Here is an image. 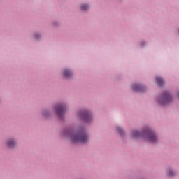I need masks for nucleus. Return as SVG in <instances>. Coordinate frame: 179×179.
I'll list each match as a JSON object with an SVG mask.
<instances>
[{
	"mask_svg": "<svg viewBox=\"0 0 179 179\" xmlns=\"http://www.w3.org/2000/svg\"><path fill=\"white\" fill-rule=\"evenodd\" d=\"M140 136H143L144 139H146L149 142H151L152 143H156L157 142V136L150 129H148L143 134H141V132L138 131H132V137L133 138H140Z\"/></svg>",
	"mask_w": 179,
	"mask_h": 179,
	"instance_id": "obj_1",
	"label": "nucleus"
},
{
	"mask_svg": "<svg viewBox=\"0 0 179 179\" xmlns=\"http://www.w3.org/2000/svg\"><path fill=\"white\" fill-rule=\"evenodd\" d=\"M68 135H69V137L74 143H77V142L86 143V141H89V136H87V134H86L85 131H80L76 133L69 132Z\"/></svg>",
	"mask_w": 179,
	"mask_h": 179,
	"instance_id": "obj_2",
	"label": "nucleus"
},
{
	"mask_svg": "<svg viewBox=\"0 0 179 179\" xmlns=\"http://www.w3.org/2000/svg\"><path fill=\"white\" fill-rule=\"evenodd\" d=\"M173 100V98H171V95L169 92H165L163 96H162L159 100L158 103L161 106H166L167 104H169V103Z\"/></svg>",
	"mask_w": 179,
	"mask_h": 179,
	"instance_id": "obj_3",
	"label": "nucleus"
},
{
	"mask_svg": "<svg viewBox=\"0 0 179 179\" xmlns=\"http://www.w3.org/2000/svg\"><path fill=\"white\" fill-rule=\"evenodd\" d=\"M55 111L58 117L62 118V115H64L65 111H66V108L64 105H57L55 108Z\"/></svg>",
	"mask_w": 179,
	"mask_h": 179,
	"instance_id": "obj_4",
	"label": "nucleus"
},
{
	"mask_svg": "<svg viewBox=\"0 0 179 179\" xmlns=\"http://www.w3.org/2000/svg\"><path fill=\"white\" fill-rule=\"evenodd\" d=\"M80 117L84 122H90L92 121V115L87 111L80 113Z\"/></svg>",
	"mask_w": 179,
	"mask_h": 179,
	"instance_id": "obj_5",
	"label": "nucleus"
},
{
	"mask_svg": "<svg viewBox=\"0 0 179 179\" xmlns=\"http://www.w3.org/2000/svg\"><path fill=\"white\" fill-rule=\"evenodd\" d=\"M132 89L134 92H143V90H145V87L141 85L134 84L132 86Z\"/></svg>",
	"mask_w": 179,
	"mask_h": 179,
	"instance_id": "obj_6",
	"label": "nucleus"
},
{
	"mask_svg": "<svg viewBox=\"0 0 179 179\" xmlns=\"http://www.w3.org/2000/svg\"><path fill=\"white\" fill-rule=\"evenodd\" d=\"M64 78H71L72 76V72L70 70L66 69L64 71Z\"/></svg>",
	"mask_w": 179,
	"mask_h": 179,
	"instance_id": "obj_7",
	"label": "nucleus"
},
{
	"mask_svg": "<svg viewBox=\"0 0 179 179\" xmlns=\"http://www.w3.org/2000/svg\"><path fill=\"white\" fill-rule=\"evenodd\" d=\"M157 83H158L159 86H163L164 84V80L161 77H156Z\"/></svg>",
	"mask_w": 179,
	"mask_h": 179,
	"instance_id": "obj_8",
	"label": "nucleus"
},
{
	"mask_svg": "<svg viewBox=\"0 0 179 179\" xmlns=\"http://www.w3.org/2000/svg\"><path fill=\"white\" fill-rule=\"evenodd\" d=\"M7 145H8V148H13V146H15V145H16V142H15V141H13V140H9L7 142Z\"/></svg>",
	"mask_w": 179,
	"mask_h": 179,
	"instance_id": "obj_9",
	"label": "nucleus"
},
{
	"mask_svg": "<svg viewBox=\"0 0 179 179\" xmlns=\"http://www.w3.org/2000/svg\"><path fill=\"white\" fill-rule=\"evenodd\" d=\"M89 9V6L86 4H83L81 6V10H87Z\"/></svg>",
	"mask_w": 179,
	"mask_h": 179,
	"instance_id": "obj_10",
	"label": "nucleus"
},
{
	"mask_svg": "<svg viewBox=\"0 0 179 179\" xmlns=\"http://www.w3.org/2000/svg\"><path fill=\"white\" fill-rule=\"evenodd\" d=\"M168 176H169V177H173V176H174V172H173V171H171V170H169V171H168Z\"/></svg>",
	"mask_w": 179,
	"mask_h": 179,
	"instance_id": "obj_11",
	"label": "nucleus"
},
{
	"mask_svg": "<svg viewBox=\"0 0 179 179\" xmlns=\"http://www.w3.org/2000/svg\"><path fill=\"white\" fill-rule=\"evenodd\" d=\"M117 131L119 132V134H120V135H122V134H124V130L121 127H117Z\"/></svg>",
	"mask_w": 179,
	"mask_h": 179,
	"instance_id": "obj_12",
	"label": "nucleus"
},
{
	"mask_svg": "<svg viewBox=\"0 0 179 179\" xmlns=\"http://www.w3.org/2000/svg\"><path fill=\"white\" fill-rule=\"evenodd\" d=\"M35 38H38V37H40L39 34H35L34 35Z\"/></svg>",
	"mask_w": 179,
	"mask_h": 179,
	"instance_id": "obj_13",
	"label": "nucleus"
}]
</instances>
